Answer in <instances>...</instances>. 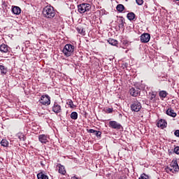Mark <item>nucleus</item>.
<instances>
[{"label":"nucleus","mask_w":179,"mask_h":179,"mask_svg":"<svg viewBox=\"0 0 179 179\" xmlns=\"http://www.w3.org/2000/svg\"><path fill=\"white\" fill-rule=\"evenodd\" d=\"M108 42L111 45H117V44H118V41L113 38H109Z\"/></svg>","instance_id":"24"},{"label":"nucleus","mask_w":179,"mask_h":179,"mask_svg":"<svg viewBox=\"0 0 179 179\" xmlns=\"http://www.w3.org/2000/svg\"><path fill=\"white\" fill-rule=\"evenodd\" d=\"M166 114L169 115V117H173V118L177 117V113L174 112V110L171 109V108L167 109Z\"/></svg>","instance_id":"15"},{"label":"nucleus","mask_w":179,"mask_h":179,"mask_svg":"<svg viewBox=\"0 0 179 179\" xmlns=\"http://www.w3.org/2000/svg\"><path fill=\"white\" fill-rule=\"evenodd\" d=\"M76 30H77L78 33H79V34H82V36H85V34H86V31L82 27H77Z\"/></svg>","instance_id":"21"},{"label":"nucleus","mask_w":179,"mask_h":179,"mask_svg":"<svg viewBox=\"0 0 179 179\" xmlns=\"http://www.w3.org/2000/svg\"><path fill=\"white\" fill-rule=\"evenodd\" d=\"M106 111L108 114H110V113H113V108H108Z\"/></svg>","instance_id":"36"},{"label":"nucleus","mask_w":179,"mask_h":179,"mask_svg":"<svg viewBox=\"0 0 179 179\" xmlns=\"http://www.w3.org/2000/svg\"><path fill=\"white\" fill-rule=\"evenodd\" d=\"M166 173H176V171H174V169H173V168H170V167H169V166H167L166 168Z\"/></svg>","instance_id":"28"},{"label":"nucleus","mask_w":179,"mask_h":179,"mask_svg":"<svg viewBox=\"0 0 179 179\" xmlns=\"http://www.w3.org/2000/svg\"><path fill=\"white\" fill-rule=\"evenodd\" d=\"M169 155H171V151H170V150H169Z\"/></svg>","instance_id":"39"},{"label":"nucleus","mask_w":179,"mask_h":179,"mask_svg":"<svg viewBox=\"0 0 179 179\" xmlns=\"http://www.w3.org/2000/svg\"><path fill=\"white\" fill-rule=\"evenodd\" d=\"M52 111L54 113H56V114L61 113V111H62V109L61 108V105H59L57 102H55L52 106Z\"/></svg>","instance_id":"11"},{"label":"nucleus","mask_w":179,"mask_h":179,"mask_svg":"<svg viewBox=\"0 0 179 179\" xmlns=\"http://www.w3.org/2000/svg\"><path fill=\"white\" fill-rule=\"evenodd\" d=\"M109 127L113 129H117V130L122 129V125H121V124L117 122L116 121H110Z\"/></svg>","instance_id":"6"},{"label":"nucleus","mask_w":179,"mask_h":179,"mask_svg":"<svg viewBox=\"0 0 179 179\" xmlns=\"http://www.w3.org/2000/svg\"><path fill=\"white\" fill-rule=\"evenodd\" d=\"M20 138V139L22 141V138H20V137H19Z\"/></svg>","instance_id":"42"},{"label":"nucleus","mask_w":179,"mask_h":179,"mask_svg":"<svg viewBox=\"0 0 179 179\" xmlns=\"http://www.w3.org/2000/svg\"><path fill=\"white\" fill-rule=\"evenodd\" d=\"M0 71L2 75H6L8 73V67L3 66V64H0Z\"/></svg>","instance_id":"17"},{"label":"nucleus","mask_w":179,"mask_h":179,"mask_svg":"<svg viewBox=\"0 0 179 179\" xmlns=\"http://www.w3.org/2000/svg\"><path fill=\"white\" fill-rule=\"evenodd\" d=\"M59 173L60 174H62L63 176H65V174L66 173V171H65V166H64L59 164Z\"/></svg>","instance_id":"19"},{"label":"nucleus","mask_w":179,"mask_h":179,"mask_svg":"<svg viewBox=\"0 0 179 179\" xmlns=\"http://www.w3.org/2000/svg\"><path fill=\"white\" fill-rule=\"evenodd\" d=\"M157 127L158 128H162V129H164L167 127V122L165 120L161 119L157 122Z\"/></svg>","instance_id":"10"},{"label":"nucleus","mask_w":179,"mask_h":179,"mask_svg":"<svg viewBox=\"0 0 179 179\" xmlns=\"http://www.w3.org/2000/svg\"><path fill=\"white\" fill-rule=\"evenodd\" d=\"M67 104L70 106L71 108H73V101L72 100H69Z\"/></svg>","instance_id":"30"},{"label":"nucleus","mask_w":179,"mask_h":179,"mask_svg":"<svg viewBox=\"0 0 179 179\" xmlns=\"http://www.w3.org/2000/svg\"><path fill=\"white\" fill-rule=\"evenodd\" d=\"M12 13L14 15H20V13H22V9L20 8L19 6H12Z\"/></svg>","instance_id":"13"},{"label":"nucleus","mask_w":179,"mask_h":179,"mask_svg":"<svg viewBox=\"0 0 179 179\" xmlns=\"http://www.w3.org/2000/svg\"><path fill=\"white\" fill-rule=\"evenodd\" d=\"M125 24V20L123 17L121 19L117 20V26L119 29H124V24Z\"/></svg>","instance_id":"16"},{"label":"nucleus","mask_w":179,"mask_h":179,"mask_svg":"<svg viewBox=\"0 0 179 179\" xmlns=\"http://www.w3.org/2000/svg\"><path fill=\"white\" fill-rule=\"evenodd\" d=\"M41 164H43V163H42V162H41Z\"/></svg>","instance_id":"43"},{"label":"nucleus","mask_w":179,"mask_h":179,"mask_svg":"<svg viewBox=\"0 0 179 179\" xmlns=\"http://www.w3.org/2000/svg\"><path fill=\"white\" fill-rule=\"evenodd\" d=\"M79 13H85V12H89L92 9V6L90 3H81L78 6Z\"/></svg>","instance_id":"4"},{"label":"nucleus","mask_w":179,"mask_h":179,"mask_svg":"<svg viewBox=\"0 0 179 179\" xmlns=\"http://www.w3.org/2000/svg\"><path fill=\"white\" fill-rule=\"evenodd\" d=\"M48 139H50L48 135L41 134L38 136V140L41 143H48Z\"/></svg>","instance_id":"9"},{"label":"nucleus","mask_w":179,"mask_h":179,"mask_svg":"<svg viewBox=\"0 0 179 179\" xmlns=\"http://www.w3.org/2000/svg\"><path fill=\"white\" fill-rule=\"evenodd\" d=\"M39 103L43 106H50L51 104V98L48 95H42L39 99Z\"/></svg>","instance_id":"5"},{"label":"nucleus","mask_w":179,"mask_h":179,"mask_svg":"<svg viewBox=\"0 0 179 179\" xmlns=\"http://www.w3.org/2000/svg\"><path fill=\"white\" fill-rule=\"evenodd\" d=\"M129 93L130 95L132 96L133 97H138V96L141 94V89L131 87L129 90Z\"/></svg>","instance_id":"7"},{"label":"nucleus","mask_w":179,"mask_h":179,"mask_svg":"<svg viewBox=\"0 0 179 179\" xmlns=\"http://www.w3.org/2000/svg\"><path fill=\"white\" fill-rule=\"evenodd\" d=\"M138 5H143V0H136Z\"/></svg>","instance_id":"33"},{"label":"nucleus","mask_w":179,"mask_h":179,"mask_svg":"<svg viewBox=\"0 0 179 179\" xmlns=\"http://www.w3.org/2000/svg\"><path fill=\"white\" fill-rule=\"evenodd\" d=\"M71 179H80V178L76 177V176H74L71 177Z\"/></svg>","instance_id":"37"},{"label":"nucleus","mask_w":179,"mask_h":179,"mask_svg":"<svg viewBox=\"0 0 179 179\" xmlns=\"http://www.w3.org/2000/svg\"><path fill=\"white\" fill-rule=\"evenodd\" d=\"M130 108L131 111H134V113H139V111H141L142 109V104L141 102H139V101H138V99H133Z\"/></svg>","instance_id":"3"},{"label":"nucleus","mask_w":179,"mask_h":179,"mask_svg":"<svg viewBox=\"0 0 179 179\" xmlns=\"http://www.w3.org/2000/svg\"><path fill=\"white\" fill-rule=\"evenodd\" d=\"M116 10H117V12L121 13L124 12V10H125V6H124V5H122V4H118L116 6Z\"/></svg>","instance_id":"20"},{"label":"nucleus","mask_w":179,"mask_h":179,"mask_svg":"<svg viewBox=\"0 0 179 179\" xmlns=\"http://www.w3.org/2000/svg\"><path fill=\"white\" fill-rule=\"evenodd\" d=\"M20 138V139L22 141V138H20V137H19Z\"/></svg>","instance_id":"41"},{"label":"nucleus","mask_w":179,"mask_h":179,"mask_svg":"<svg viewBox=\"0 0 179 179\" xmlns=\"http://www.w3.org/2000/svg\"><path fill=\"white\" fill-rule=\"evenodd\" d=\"M173 153H176V155H179V147L177 146L173 150Z\"/></svg>","instance_id":"31"},{"label":"nucleus","mask_w":179,"mask_h":179,"mask_svg":"<svg viewBox=\"0 0 179 179\" xmlns=\"http://www.w3.org/2000/svg\"><path fill=\"white\" fill-rule=\"evenodd\" d=\"M71 120H78V113L72 112L70 115Z\"/></svg>","instance_id":"26"},{"label":"nucleus","mask_w":179,"mask_h":179,"mask_svg":"<svg viewBox=\"0 0 179 179\" xmlns=\"http://www.w3.org/2000/svg\"><path fill=\"white\" fill-rule=\"evenodd\" d=\"M43 15L46 19H53L55 17V10L52 6H46L43 9Z\"/></svg>","instance_id":"1"},{"label":"nucleus","mask_w":179,"mask_h":179,"mask_svg":"<svg viewBox=\"0 0 179 179\" xmlns=\"http://www.w3.org/2000/svg\"><path fill=\"white\" fill-rule=\"evenodd\" d=\"M135 13H127V17L129 20L132 21L135 19Z\"/></svg>","instance_id":"22"},{"label":"nucleus","mask_w":179,"mask_h":179,"mask_svg":"<svg viewBox=\"0 0 179 179\" xmlns=\"http://www.w3.org/2000/svg\"><path fill=\"white\" fill-rule=\"evenodd\" d=\"M94 135H96L97 138H101V131L95 130Z\"/></svg>","instance_id":"29"},{"label":"nucleus","mask_w":179,"mask_h":179,"mask_svg":"<svg viewBox=\"0 0 179 179\" xmlns=\"http://www.w3.org/2000/svg\"><path fill=\"white\" fill-rule=\"evenodd\" d=\"M75 52V46L71 44H66L62 50V52L65 57H71L73 55Z\"/></svg>","instance_id":"2"},{"label":"nucleus","mask_w":179,"mask_h":179,"mask_svg":"<svg viewBox=\"0 0 179 179\" xmlns=\"http://www.w3.org/2000/svg\"><path fill=\"white\" fill-rule=\"evenodd\" d=\"M0 51L1 52H4L5 54H6V52H9V46L6 44H1L0 45Z\"/></svg>","instance_id":"14"},{"label":"nucleus","mask_w":179,"mask_h":179,"mask_svg":"<svg viewBox=\"0 0 179 179\" xmlns=\"http://www.w3.org/2000/svg\"><path fill=\"white\" fill-rule=\"evenodd\" d=\"M140 40L142 43H149L150 41V34L148 33L141 34Z\"/></svg>","instance_id":"8"},{"label":"nucleus","mask_w":179,"mask_h":179,"mask_svg":"<svg viewBox=\"0 0 179 179\" xmlns=\"http://www.w3.org/2000/svg\"><path fill=\"white\" fill-rule=\"evenodd\" d=\"M0 143L3 148H8L9 146V142L6 139H3Z\"/></svg>","instance_id":"25"},{"label":"nucleus","mask_w":179,"mask_h":179,"mask_svg":"<svg viewBox=\"0 0 179 179\" xmlns=\"http://www.w3.org/2000/svg\"><path fill=\"white\" fill-rule=\"evenodd\" d=\"M138 179H150V178H149V176L146 175L145 173H143L141 175V177L138 178Z\"/></svg>","instance_id":"27"},{"label":"nucleus","mask_w":179,"mask_h":179,"mask_svg":"<svg viewBox=\"0 0 179 179\" xmlns=\"http://www.w3.org/2000/svg\"><path fill=\"white\" fill-rule=\"evenodd\" d=\"M170 167L173 169L174 171L178 172L179 166H178V162H177V160H173L170 164Z\"/></svg>","instance_id":"12"},{"label":"nucleus","mask_w":179,"mask_h":179,"mask_svg":"<svg viewBox=\"0 0 179 179\" xmlns=\"http://www.w3.org/2000/svg\"><path fill=\"white\" fill-rule=\"evenodd\" d=\"M176 1H179V0H176Z\"/></svg>","instance_id":"44"},{"label":"nucleus","mask_w":179,"mask_h":179,"mask_svg":"<svg viewBox=\"0 0 179 179\" xmlns=\"http://www.w3.org/2000/svg\"><path fill=\"white\" fill-rule=\"evenodd\" d=\"M2 8H3V9H8V3L3 2L2 3Z\"/></svg>","instance_id":"34"},{"label":"nucleus","mask_w":179,"mask_h":179,"mask_svg":"<svg viewBox=\"0 0 179 179\" xmlns=\"http://www.w3.org/2000/svg\"><path fill=\"white\" fill-rule=\"evenodd\" d=\"M37 178L38 179H49L48 176H47L43 172H40L37 174Z\"/></svg>","instance_id":"18"},{"label":"nucleus","mask_w":179,"mask_h":179,"mask_svg":"<svg viewBox=\"0 0 179 179\" xmlns=\"http://www.w3.org/2000/svg\"><path fill=\"white\" fill-rule=\"evenodd\" d=\"M167 94H169V93H167V92H166L165 90L159 92V97L162 99H166V97H167Z\"/></svg>","instance_id":"23"},{"label":"nucleus","mask_w":179,"mask_h":179,"mask_svg":"<svg viewBox=\"0 0 179 179\" xmlns=\"http://www.w3.org/2000/svg\"><path fill=\"white\" fill-rule=\"evenodd\" d=\"M20 138V139L22 141V138H20V137H19Z\"/></svg>","instance_id":"40"},{"label":"nucleus","mask_w":179,"mask_h":179,"mask_svg":"<svg viewBox=\"0 0 179 179\" xmlns=\"http://www.w3.org/2000/svg\"><path fill=\"white\" fill-rule=\"evenodd\" d=\"M87 131L89 134H95V132H96V130H94L93 129H87Z\"/></svg>","instance_id":"32"},{"label":"nucleus","mask_w":179,"mask_h":179,"mask_svg":"<svg viewBox=\"0 0 179 179\" xmlns=\"http://www.w3.org/2000/svg\"><path fill=\"white\" fill-rule=\"evenodd\" d=\"M175 136H177V138H179V130H176L174 132Z\"/></svg>","instance_id":"35"},{"label":"nucleus","mask_w":179,"mask_h":179,"mask_svg":"<svg viewBox=\"0 0 179 179\" xmlns=\"http://www.w3.org/2000/svg\"><path fill=\"white\" fill-rule=\"evenodd\" d=\"M155 97H156V95L152 94V96H151V99H155Z\"/></svg>","instance_id":"38"}]
</instances>
